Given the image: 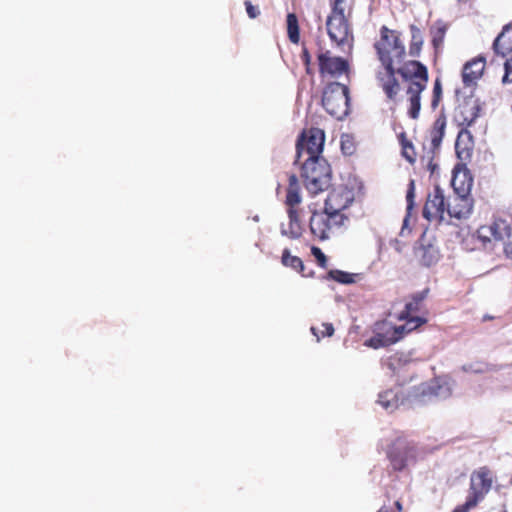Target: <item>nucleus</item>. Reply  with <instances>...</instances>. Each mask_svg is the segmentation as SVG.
<instances>
[{"label": "nucleus", "instance_id": "f257e3e1", "mask_svg": "<svg viewBox=\"0 0 512 512\" xmlns=\"http://www.w3.org/2000/svg\"><path fill=\"white\" fill-rule=\"evenodd\" d=\"M452 384L448 379L436 378L428 383L414 386L407 396H402L399 388L388 389L378 396V403L388 412H393L400 405H419L432 400L447 399L452 394Z\"/></svg>", "mask_w": 512, "mask_h": 512}, {"label": "nucleus", "instance_id": "f03ea898", "mask_svg": "<svg viewBox=\"0 0 512 512\" xmlns=\"http://www.w3.org/2000/svg\"><path fill=\"white\" fill-rule=\"evenodd\" d=\"M375 48L380 62L385 68L384 73L378 74V79L388 98L393 99L400 90L399 83L395 79V65L402 63L406 51L396 31L383 26L381 37L375 43Z\"/></svg>", "mask_w": 512, "mask_h": 512}, {"label": "nucleus", "instance_id": "7ed1b4c3", "mask_svg": "<svg viewBox=\"0 0 512 512\" xmlns=\"http://www.w3.org/2000/svg\"><path fill=\"white\" fill-rule=\"evenodd\" d=\"M400 74L403 79L409 81L407 94L409 95V115L416 119L420 112V94L426 88L428 81L427 69L418 61H408L401 65L395 73Z\"/></svg>", "mask_w": 512, "mask_h": 512}, {"label": "nucleus", "instance_id": "20e7f679", "mask_svg": "<svg viewBox=\"0 0 512 512\" xmlns=\"http://www.w3.org/2000/svg\"><path fill=\"white\" fill-rule=\"evenodd\" d=\"M403 325L395 326L389 322H381L375 325L374 336L365 341L367 347L382 348L396 343L405 333L411 332L426 323L424 317H410L404 319Z\"/></svg>", "mask_w": 512, "mask_h": 512}, {"label": "nucleus", "instance_id": "39448f33", "mask_svg": "<svg viewBox=\"0 0 512 512\" xmlns=\"http://www.w3.org/2000/svg\"><path fill=\"white\" fill-rule=\"evenodd\" d=\"M350 13L331 12L326 20L330 40L343 53H351L354 36L350 24Z\"/></svg>", "mask_w": 512, "mask_h": 512}, {"label": "nucleus", "instance_id": "423d86ee", "mask_svg": "<svg viewBox=\"0 0 512 512\" xmlns=\"http://www.w3.org/2000/svg\"><path fill=\"white\" fill-rule=\"evenodd\" d=\"M301 177L307 191L316 195L331 186L332 169L329 162H302Z\"/></svg>", "mask_w": 512, "mask_h": 512}, {"label": "nucleus", "instance_id": "0eeeda50", "mask_svg": "<svg viewBox=\"0 0 512 512\" xmlns=\"http://www.w3.org/2000/svg\"><path fill=\"white\" fill-rule=\"evenodd\" d=\"M349 101V89L344 84L332 82L324 89L323 107L331 116L337 119H342L348 114Z\"/></svg>", "mask_w": 512, "mask_h": 512}, {"label": "nucleus", "instance_id": "6e6552de", "mask_svg": "<svg viewBox=\"0 0 512 512\" xmlns=\"http://www.w3.org/2000/svg\"><path fill=\"white\" fill-rule=\"evenodd\" d=\"M477 236L484 245L492 241L502 242L506 255L512 259V233L506 220L494 219L492 223L481 226Z\"/></svg>", "mask_w": 512, "mask_h": 512}, {"label": "nucleus", "instance_id": "1a4fd4ad", "mask_svg": "<svg viewBox=\"0 0 512 512\" xmlns=\"http://www.w3.org/2000/svg\"><path fill=\"white\" fill-rule=\"evenodd\" d=\"M325 141L324 132L318 128L304 132L296 145L297 158L319 160Z\"/></svg>", "mask_w": 512, "mask_h": 512}, {"label": "nucleus", "instance_id": "9d476101", "mask_svg": "<svg viewBox=\"0 0 512 512\" xmlns=\"http://www.w3.org/2000/svg\"><path fill=\"white\" fill-rule=\"evenodd\" d=\"M356 190H360L356 180L334 188L325 200V211H345L354 202Z\"/></svg>", "mask_w": 512, "mask_h": 512}, {"label": "nucleus", "instance_id": "9b49d317", "mask_svg": "<svg viewBox=\"0 0 512 512\" xmlns=\"http://www.w3.org/2000/svg\"><path fill=\"white\" fill-rule=\"evenodd\" d=\"M394 470L401 471L415 460V449L405 438L398 436L387 451Z\"/></svg>", "mask_w": 512, "mask_h": 512}, {"label": "nucleus", "instance_id": "f8f14e48", "mask_svg": "<svg viewBox=\"0 0 512 512\" xmlns=\"http://www.w3.org/2000/svg\"><path fill=\"white\" fill-rule=\"evenodd\" d=\"M447 201L443 189L435 186L427 197L423 208V216L429 221L443 220L444 214L447 213Z\"/></svg>", "mask_w": 512, "mask_h": 512}, {"label": "nucleus", "instance_id": "ddd939ff", "mask_svg": "<svg viewBox=\"0 0 512 512\" xmlns=\"http://www.w3.org/2000/svg\"><path fill=\"white\" fill-rule=\"evenodd\" d=\"M492 486V477L488 468L481 467L470 477V493L468 497L476 504L482 501Z\"/></svg>", "mask_w": 512, "mask_h": 512}, {"label": "nucleus", "instance_id": "4468645a", "mask_svg": "<svg viewBox=\"0 0 512 512\" xmlns=\"http://www.w3.org/2000/svg\"><path fill=\"white\" fill-rule=\"evenodd\" d=\"M319 70L322 75L340 77L349 71L348 62L338 56H333L329 50L318 55Z\"/></svg>", "mask_w": 512, "mask_h": 512}, {"label": "nucleus", "instance_id": "2eb2a0df", "mask_svg": "<svg viewBox=\"0 0 512 512\" xmlns=\"http://www.w3.org/2000/svg\"><path fill=\"white\" fill-rule=\"evenodd\" d=\"M473 210V199L470 194L454 193L447 201V214L451 218L466 219Z\"/></svg>", "mask_w": 512, "mask_h": 512}, {"label": "nucleus", "instance_id": "dca6fc26", "mask_svg": "<svg viewBox=\"0 0 512 512\" xmlns=\"http://www.w3.org/2000/svg\"><path fill=\"white\" fill-rule=\"evenodd\" d=\"M413 364V360L404 353H396L385 361V366L396 377L399 386L406 382V374H408Z\"/></svg>", "mask_w": 512, "mask_h": 512}, {"label": "nucleus", "instance_id": "f3484780", "mask_svg": "<svg viewBox=\"0 0 512 512\" xmlns=\"http://www.w3.org/2000/svg\"><path fill=\"white\" fill-rule=\"evenodd\" d=\"M451 185L454 193L470 194L473 186V176L464 162H458L454 167Z\"/></svg>", "mask_w": 512, "mask_h": 512}, {"label": "nucleus", "instance_id": "a211bd4d", "mask_svg": "<svg viewBox=\"0 0 512 512\" xmlns=\"http://www.w3.org/2000/svg\"><path fill=\"white\" fill-rule=\"evenodd\" d=\"M486 66V59L478 56L468 61L462 70V80L465 86H473L482 77Z\"/></svg>", "mask_w": 512, "mask_h": 512}, {"label": "nucleus", "instance_id": "6ab92c4d", "mask_svg": "<svg viewBox=\"0 0 512 512\" xmlns=\"http://www.w3.org/2000/svg\"><path fill=\"white\" fill-rule=\"evenodd\" d=\"M309 226L311 233L320 240L330 238L332 232L331 219H329L325 210L323 212L314 211L311 215Z\"/></svg>", "mask_w": 512, "mask_h": 512}, {"label": "nucleus", "instance_id": "aec40b11", "mask_svg": "<svg viewBox=\"0 0 512 512\" xmlns=\"http://www.w3.org/2000/svg\"><path fill=\"white\" fill-rule=\"evenodd\" d=\"M415 254L425 266L435 264L440 258L438 248L430 242L426 243L425 240H422L419 246L415 248Z\"/></svg>", "mask_w": 512, "mask_h": 512}, {"label": "nucleus", "instance_id": "412c9836", "mask_svg": "<svg viewBox=\"0 0 512 512\" xmlns=\"http://www.w3.org/2000/svg\"><path fill=\"white\" fill-rule=\"evenodd\" d=\"M289 218L288 228L284 225L281 226V234L291 239H298L303 233V227L300 222V215L298 209H287Z\"/></svg>", "mask_w": 512, "mask_h": 512}, {"label": "nucleus", "instance_id": "4be33fe9", "mask_svg": "<svg viewBox=\"0 0 512 512\" xmlns=\"http://www.w3.org/2000/svg\"><path fill=\"white\" fill-rule=\"evenodd\" d=\"M494 51L497 54L506 56L512 51V27L506 26L497 36L493 43Z\"/></svg>", "mask_w": 512, "mask_h": 512}, {"label": "nucleus", "instance_id": "5701e85b", "mask_svg": "<svg viewBox=\"0 0 512 512\" xmlns=\"http://www.w3.org/2000/svg\"><path fill=\"white\" fill-rule=\"evenodd\" d=\"M301 201L302 197L300 194L298 179L295 175H291L289 177L285 203L288 206V209H297L296 206L299 205Z\"/></svg>", "mask_w": 512, "mask_h": 512}, {"label": "nucleus", "instance_id": "b1692460", "mask_svg": "<svg viewBox=\"0 0 512 512\" xmlns=\"http://www.w3.org/2000/svg\"><path fill=\"white\" fill-rule=\"evenodd\" d=\"M427 290L418 292L412 296V300L406 303L405 305V311H403L399 315V319H406L413 317L412 313L418 312L420 310V306L422 301L425 299L427 295Z\"/></svg>", "mask_w": 512, "mask_h": 512}, {"label": "nucleus", "instance_id": "393cba45", "mask_svg": "<svg viewBox=\"0 0 512 512\" xmlns=\"http://www.w3.org/2000/svg\"><path fill=\"white\" fill-rule=\"evenodd\" d=\"M414 197H415V181L413 179L410 180L407 194H406V201H407V216L403 220V225L400 231V236L404 237L407 233L410 232L408 230V223H409V212L412 210L414 206Z\"/></svg>", "mask_w": 512, "mask_h": 512}, {"label": "nucleus", "instance_id": "a878e982", "mask_svg": "<svg viewBox=\"0 0 512 512\" xmlns=\"http://www.w3.org/2000/svg\"><path fill=\"white\" fill-rule=\"evenodd\" d=\"M447 26L442 21L435 22L430 28V34L432 36V44L434 48L439 49L442 44L446 34Z\"/></svg>", "mask_w": 512, "mask_h": 512}, {"label": "nucleus", "instance_id": "bb28decb", "mask_svg": "<svg viewBox=\"0 0 512 512\" xmlns=\"http://www.w3.org/2000/svg\"><path fill=\"white\" fill-rule=\"evenodd\" d=\"M281 262H282V264L284 266L290 267L293 270H295V271H297L299 273H302L303 276H307L304 273L303 261L299 257H297V256H292L290 254L289 249H284L283 250Z\"/></svg>", "mask_w": 512, "mask_h": 512}, {"label": "nucleus", "instance_id": "cd10ccee", "mask_svg": "<svg viewBox=\"0 0 512 512\" xmlns=\"http://www.w3.org/2000/svg\"><path fill=\"white\" fill-rule=\"evenodd\" d=\"M411 31V44H410V55L418 56L421 47L423 45V35L421 30L415 25L410 26Z\"/></svg>", "mask_w": 512, "mask_h": 512}, {"label": "nucleus", "instance_id": "c85d7f7f", "mask_svg": "<svg viewBox=\"0 0 512 512\" xmlns=\"http://www.w3.org/2000/svg\"><path fill=\"white\" fill-rule=\"evenodd\" d=\"M478 112H479V105L476 103H474L471 106H469L468 104L463 106V111L461 113L464 116H463L461 124L466 125V126L472 125L478 117Z\"/></svg>", "mask_w": 512, "mask_h": 512}, {"label": "nucleus", "instance_id": "c756f323", "mask_svg": "<svg viewBox=\"0 0 512 512\" xmlns=\"http://www.w3.org/2000/svg\"><path fill=\"white\" fill-rule=\"evenodd\" d=\"M287 31L289 39L292 43L299 42V28L298 20L295 14L290 13L287 15Z\"/></svg>", "mask_w": 512, "mask_h": 512}, {"label": "nucleus", "instance_id": "7c9ffc66", "mask_svg": "<svg viewBox=\"0 0 512 512\" xmlns=\"http://www.w3.org/2000/svg\"><path fill=\"white\" fill-rule=\"evenodd\" d=\"M326 214L331 219L332 230L344 226L349 220V216L344 211H326Z\"/></svg>", "mask_w": 512, "mask_h": 512}, {"label": "nucleus", "instance_id": "2f4dec72", "mask_svg": "<svg viewBox=\"0 0 512 512\" xmlns=\"http://www.w3.org/2000/svg\"><path fill=\"white\" fill-rule=\"evenodd\" d=\"M354 0H330L331 12L352 13Z\"/></svg>", "mask_w": 512, "mask_h": 512}, {"label": "nucleus", "instance_id": "473e14b6", "mask_svg": "<svg viewBox=\"0 0 512 512\" xmlns=\"http://www.w3.org/2000/svg\"><path fill=\"white\" fill-rule=\"evenodd\" d=\"M355 275L341 270H330L328 278L333 279L342 284H351L355 282Z\"/></svg>", "mask_w": 512, "mask_h": 512}, {"label": "nucleus", "instance_id": "72a5a7b5", "mask_svg": "<svg viewBox=\"0 0 512 512\" xmlns=\"http://www.w3.org/2000/svg\"><path fill=\"white\" fill-rule=\"evenodd\" d=\"M463 133H461L456 141L455 149L459 160H467L472 157V149L467 145L463 146Z\"/></svg>", "mask_w": 512, "mask_h": 512}, {"label": "nucleus", "instance_id": "f704fd0d", "mask_svg": "<svg viewBox=\"0 0 512 512\" xmlns=\"http://www.w3.org/2000/svg\"><path fill=\"white\" fill-rule=\"evenodd\" d=\"M400 143L402 146V154L406 158V160H414V148L411 142L406 140L404 137V134H401L400 136Z\"/></svg>", "mask_w": 512, "mask_h": 512}, {"label": "nucleus", "instance_id": "c9c22d12", "mask_svg": "<svg viewBox=\"0 0 512 512\" xmlns=\"http://www.w3.org/2000/svg\"><path fill=\"white\" fill-rule=\"evenodd\" d=\"M354 142L349 135H343L341 137V150L344 156H351L354 152Z\"/></svg>", "mask_w": 512, "mask_h": 512}, {"label": "nucleus", "instance_id": "e433bc0d", "mask_svg": "<svg viewBox=\"0 0 512 512\" xmlns=\"http://www.w3.org/2000/svg\"><path fill=\"white\" fill-rule=\"evenodd\" d=\"M503 84L512 83V58L507 59L504 64V75L502 77Z\"/></svg>", "mask_w": 512, "mask_h": 512}, {"label": "nucleus", "instance_id": "4c0bfd02", "mask_svg": "<svg viewBox=\"0 0 512 512\" xmlns=\"http://www.w3.org/2000/svg\"><path fill=\"white\" fill-rule=\"evenodd\" d=\"M311 252L313 256L317 259L320 267L325 268L327 265V258L325 254L318 247H312Z\"/></svg>", "mask_w": 512, "mask_h": 512}, {"label": "nucleus", "instance_id": "58836bf2", "mask_svg": "<svg viewBox=\"0 0 512 512\" xmlns=\"http://www.w3.org/2000/svg\"><path fill=\"white\" fill-rule=\"evenodd\" d=\"M464 371L471 372V373H484L487 371V365L476 363L471 364L463 367Z\"/></svg>", "mask_w": 512, "mask_h": 512}, {"label": "nucleus", "instance_id": "ea45409f", "mask_svg": "<svg viewBox=\"0 0 512 512\" xmlns=\"http://www.w3.org/2000/svg\"><path fill=\"white\" fill-rule=\"evenodd\" d=\"M433 94H434V96H433V100H432V106L436 107L439 102L440 96L442 94L441 83L438 79H436V81H435Z\"/></svg>", "mask_w": 512, "mask_h": 512}, {"label": "nucleus", "instance_id": "a19ab883", "mask_svg": "<svg viewBox=\"0 0 512 512\" xmlns=\"http://www.w3.org/2000/svg\"><path fill=\"white\" fill-rule=\"evenodd\" d=\"M477 504L474 500H471L469 497H467L464 504L457 506L453 512H468L472 508H474Z\"/></svg>", "mask_w": 512, "mask_h": 512}, {"label": "nucleus", "instance_id": "79ce46f5", "mask_svg": "<svg viewBox=\"0 0 512 512\" xmlns=\"http://www.w3.org/2000/svg\"><path fill=\"white\" fill-rule=\"evenodd\" d=\"M443 136V125L440 130H433L431 134V142L434 147L439 146Z\"/></svg>", "mask_w": 512, "mask_h": 512}, {"label": "nucleus", "instance_id": "37998d69", "mask_svg": "<svg viewBox=\"0 0 512 512\" xmlns=\"http://www.w3.org/2000/svg\"><path fill=\"white\" fill-rule=\"evenodd\" d=\"M246 12L248 16L252 19L256 18L259 15V9L251 4L250 1L245 2Z\"/></svg>", "mask_w": 512, "mask_h": 512}, {"label": "nucleus", "instance_id": "c03bdc74", "mask_svg": "<svg viewBox=\"0 0 512 512\" xmlns=\"http://www.w3.org/2000/svg\"><path fill=\"white\" fill-rule=\"evenodd\" d=\"M390 245L398 252V253H402L403 252V249L405 247V243L398 240V239H392L390 241Z\"/></svg>", "mask_w": 512, "mask_h": 512}, {"label": "nucleus", "instance_id": "a18cd8bd", "mask_svg": "<svg viewBox=\"0 0 512 512\" xmlns=\"http://www.w3.org/2000/svg\"><path fill=\"white\" fill-rule=\"evenodd\" d=\"M324 331L322 332V336H332L334 333V327L331 323H323L322 324Z\"/></svg>", "mask_w": 512, "mask_h": 512}, {"label": "nucleus", "instance_id": "49530a36", "mask_svg": "<svg viewBox=\"0 0 512 512\" xmlns=\"http://www.w3.org/2000/svg\"><path fill=\"white\" fill-rule=\"evenodd\" d=\"M303 59H304L305 63L308 65L310 62V55L307 50L303 51Z\"/></svg>", "mask_w": 512, "mask_h": 512}, {"label": "nucleus", "instance_id": "de8ad7c7", "mask_svg": "<svg viewBox=\"0 0 512 512\" xmlns=\"http://www.w3.org/2000/svg\"><path fill=\"white\" fill-rule=\"evenodd\" d=\"M312 334L316 337L317 342L320 340V335L317 332V329L315 327H311Z\"/></svg>", "mask_w": 512, "mask_h": 512}, {"label": "nucleus", "instance_id": "09e8293b", "mask_svg": "<svg viewBox=\"0 0 512 512\" xmlns=\"http://www.w3.org/2000/svg\"><path fill=\"white\" fill-rule=\"evenodd\" d=\"M395 505H396V507H397V509H398L399 511H401V510H402V505H401V503H400L399 501H397V502L395 503Z\"/></svg>", "mask_w": 512, "mask_h": 512}, {"label": "nucleus", "instance_id": "8fccbe9b", "mask_svg": "<svg viewBox=\"0 0 512 512\" xmlns=\"http://www.w3.org/2000/svg\"><path fill=\"white\" fill-rule=\"evenodd\" d=\"M435 166L436 165H432V162H429V168L431 169V171H433L435 169Z\"/></svg>", "mask_w": 512, "mask_h": 512}, {"label": "nucleus", "instance_id": "3c124183", "mask_svg": "<svg viewBox=\"0 0 512 512\" xmlns=\"http://www.w3.org/2000/svg\"><path fill=\"white\" fill-rule=\"evenodd\" d=\"M378 512H388V510L384 507H382Z\"/></svg>", "mask_w": 512, "mask_h": 512}]
</instances>
